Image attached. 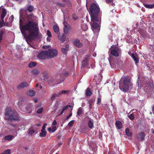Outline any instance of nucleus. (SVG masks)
<instances>
[{"label":"nucleus","mask_w":154,"mask_h":154,"mask_svg":"<svg viewBox=\"0 0 154 154\" xmlns=\"http://www.w3.org/2000/svg\"><path fill=\"white\" fill-rule=\"evenodd\" d=\"M25 14L28 21L20 27V30L22 33L23 31H28L29 34L27 38L29 41H32L38 36L39 29L37 23L33 21L34 19V14L32 13L30 14L25 13Z\"/></svg>","instance_id":"obj_1"},{"label":"nucleus","mask_w":154,"mask_h":154,"mask_svg":"<svg viewBox=\"0 0 154 154\" xmlns=\"http://www.w3.org/2000/svg\"><path fill=\"white\" fill-rule=\"evenodd\" d=\"M5 119L6 120L10 121H19L20 120V116L16 111L12 110L10 107H7L5 109L4 112Z\"/></svg>","instance_id":"obj_2"},{"label":"nucleus","mask_w":154,"mask_h":154,"mask_svg":"<svg viewBox=\"0 0 154 154\" xmlns=\"http://www.w3.org/2000/svg\"><path fill=\"white\" fill-rule=\"evenodd\" d=\"M100 11V8L97 4L95 3H92L90 6V14L93 21H97L98 20V15Z\"/></svg>","instance_id":"obj_3"},{"label":"nucleus","mask_w":154,"mask_h":154,"mask_svg":"<svg viewBox=\"0 0 154 154\" xmlns=\"http://www.w3.org/2000/svg\"><path fill=\"white\" fill-rule=\"evenodd\" d=\"M130 81L126 77H122L119 81V88L124 92H127L130 87Z\"/></svg>","instance_id":"obj_4"},{"label":"nucleus","mask_w":154,"mask_h":154,"mask_svg":"<svg viewBox=\"0 0 154 154\" xmlns=\"http://www.w3.org/2000/svg\"><path fill=\"white\" fill-rule=\"evenodd\" d=\"M119 48L117 47V46H113V45L109 49V50L108 52L109 54V59H111V57L112 56H114L116 57H118L119 55V54L118 52L119 51Z\"/></svg>","instance_id":"obj_5"},{"label":"nucleus","mask_w":154,"mask_h":154,"mask_svg":"<svg viewBox=\"0 0 154 154\" xmlns=\"http://www.w3.org/2000/svg\"><path fill=\"white\" fill-rule=\"evenodd\" d=\"M91 21L92 22V23H91V25L93 31L94 32H99L100 29V26L98 23L96 22H99V18H98L97 21H93L91 20Z\"/></svg>","instance_id":"obj_6"},{"label":"nucleus","mask_w":154,"mask_h":154,"mask_svg":"<svg viewBox=\"0 0 154 154\" xmlns=\"http://www.w3.org/2000/svg\"><path fill=\"white\" fill-rule=\"evenodd\" d=\"M41 60H45L48 58V51L45 50L41 52L37 56Z\"/></svg>","instance_id":"obj_7"},{"label":"nucleus","mask_w":154,"mask_h":154,"mask_svg":"<svg viewBox=\"0 0 154 154\" xmlns=\"http://www.w3.org/2000/svg\"><path fill=\"white\" fill-rule=\"evenodd\" d=\"M47 51L49 58H53L56 56L57 54V52L56 49H50Z\"/></svg>","instance_id":"obj_8"},{"label":"nucleus","mask_w":154,"mask_h":154,"mask_svg":"<svg viewBox=\"0 0 154 154\" xmlns=\"http://www.w3.org/2000/svg\"><path fill=\"white\" fill-rule=\"evenodd\" d=\"M68 73L67 71H63L60 74V81H63L68 76Z\"/></svg>","instance_id":"obj_9"},{"label":"nucleus","mask_w":154,"mask_h":154,"mask_svg":"<svg viewBox=\"0 0 154 154\" xmlns=\"http://www.w3.org/2000/svg\"><path fill=\"white\" fill-rule=\"evenodd\" d=\"M34 9V7L33 6L30 5L25 8L23 10L25 13H27L28 12L29 13H31L33 11Z\"/></svg>","instance_id":"obj_10"},{"label":"nucleus","mask_w":154,"mask_h":154,"mask_svg":"<svg viewBox=\"0 0 154 154\" xmlns=\"http://www.w3.org/2000/svg\"><path fill=\"white\" fill-rule=\"evenodd\" d=\"M64 27L63 28L64 31L65 33L67 34L70 31L71 26L69 25H68L66 23H65L64 22Z\"/></svg>","instance_id":"obj_11"},{"label":"nucleus","mask_w":154,"mask_h":154,"mask_svg":"<svg viewBox=\"0 0 154 154\" xmlns=\"http://www.w3.org/2000/svg\"><path fill=\"white\" fill-rule=\"evenodd\" d=\"M145 134L144 132H141L139 133L137 138L140 141H142L144 140Z\"/></svg>","instance_id":"obj_12"},{"label":"nucleus","mask_w":154,"mask_h":154,"mask_svg":"<svg viewBox=\"0 0 154 154\" xmlns=\"http://www.w3.org/2000/svg\"><path fill=\"white\" fill-rule=\"evenodd\" d=\"M73 43L76 47L78 48L81 47L83 45L82 43L80 42V40L79 39L75 40L73 42Z\"/></svg>","instance_id":"obj_13"},{"label":"nucleus","mask_w":154,"mask_h":154,"mask_svg":"<svg viewBox=\"0 0 154 154\" xmlns=\"http://www.w3.org/2000/svg\"><path fill=\"white\" fill-rule=\"evenodd\" d=\"M28 86V84L26 81H24L20 83L17 88L18 89H20L27 87Z\"/></svg>","instance_id":"obj_14"},{"label":"nucleus","mask_w":154,"mask_h":154,"mask_svg":"<svg viewBox=\"0 0 154 154\" xmlns=\"http://www.w3.org/2000/svg\"><path fill=\"white\" fill-rule=\"evenodd\" d=\"M139 32L140 35L143 38H145L147 37L148 33L145 30L143 29H140L139 30Z\"/></svg>","instance_id":"obj_15"},{"label":"nucleus","mask_w":154,"mask_h":154,"mask_svg":"<svg viewBox=\"0 0 154 154\" xmlns=\"http://www.w3.org/2000/svg\"><path fill=\"white\" fill-rule=\"evenodd\" d=\"M66 38V35L63 34L62 35H59L58 36V39L62 43L64 42L65 41Z\"/></svg>","instance_id":"obj_16"},{"label":"nucleus","mask_w":154,"mask_h":154,"mask_svg":"<svg viewBox=\"0 0 154 154\" xmlns=\"http://www.w3.org/2000/svg\"><path fill=\"white\" fill-rule=\"evenodd\" d=\"M53 29L54 32L57 34L60 33L59 28L57 25H54L53 26Z\"/></svg>","instance_id":"obj_17"},{"label":"nucleus","mask_w":154,"mask_h":154,"mask_svg":"<svg viewBox=\"0 0 154 154\" xmlns=\"http://www.w3.org/2000/svg\"><path fill=\"white\" fill-rule=\"evenodd\" d=\"M131 57L135 61V63H138L139 62V59L138 56H135L134 54H131Z\"/></svg>","instance_id":"obj_18"},{"label":"nucleus","mask_w":154,"mask_h":154,"mask_svg":"<svg viewBox=\"0 0 154 154\" xmlns=\"http://www.w3.org/2000/svg\"><path fill=\"white\" fill-rule=\"evenodd\" d=\"M7 14V11L4 8L2 9V14L1 16V19H3L6 16Z\"/></svg>","instance_id":"obj_19"},{"label":"nucleus","mask_w":154,"mask_h":154,"mask_svg":"<svg viewBox=\"0 0 154 154\" xmlns=\"http://www.w3.org/2000/svg\"><path fill=\"white\" fill-rule=\"evenodd\" d=\"M59 97V96L58 94H57L55 93H53L51 95V100L52 101H54L55 99L56 98Z\"/></svg>","instance_id":"obj_20"},{"label":"nucleus","mask_w":154,"mask_h":154,"mask_svg":"<svg viewBox=\"0 0 154 154\" xmlns=\"http://www.w3.org/2000/svg\"><path fill=\"white\" fill-rule=\"evenodd\" d=\"M92 94V93L91 91V89L89 88H88L86 90L85 94L86 96H90Z\"/></svg>","instance_id":"obj_21"},{"label":"nucleus","mask_w":154,"mask_h":154,"mask_svg":"<svg viewBox=\"0 0 154 154\" xmlns=\"http://www.w3.org/2000/svg\"><path fill=\"white\" fill-rule=\"evenodd\" d=\"M88 59L87 58H85V59L83 60L82 62V66L83 67H85L88 65Z\"/></svg>","instance_id":"obj_22"},{"label":"nucleus","mask_w":154,"mask_h":154,"mask_svg":"<svg viewBox=\"0 0 154 154\" xmlns=\"http://www.w3.org/2000/svg\"><path fill=\"white\" fill-rule=\"evenodd\" d=\"M116 125L119 129H120L122 127V123L120 121H117L116 122Z\"/></svg>","instance_id":"obj_23"},{"label":"nucleus","mask_w":154,"mask_h":154,"mask_svg":"<svg viewBox=\"0 0 154 154\" xmlns=\"http://www.w3.org/2000/svg\"><path fill=\"white\" fill-rule=\"evenodd\" d=\"M144 6L146 8H154V4H144Z\"/></svg>","instance_id":"obj_24"},{"label":"nucleus","mask_w":154,"mask_h":154,"mask_svg":"<svg viewBox=\"0 0 154 154\" xmlns=\"http://www.w3.org/2000/svg\"><path fill=\"white\" fill-rule=\"evenodd\" d=\"M47 134V132L46 131L41 130V132L39 134V136L41 137H45Z\"/></svg>","instance_id":"obj_25"},{"label":"nucleus","mask_w":154,"mask_h":154,"mask_svg":"<svg viewBox=\"0 0 154 154\" xmlns=\"http://www.w3.org/2000/svg\"><path fill=\"white\" fill-rule=\"evenodd\" d=\"M82 108L79 107L78 108L77 112V115L78 116H80L81 115L83 114Z\"/></svg>","instance_id":"obj_26"},{"label":"nucleus","mask_w":154,"mask_h":154,"mask_svg":"<svg viewBox=\"0 0 154 154\" xmlns=\"http://www.w3.org/2000/svg\"><path fill=\"white\" fill-rule=\"evenodd\" d=\"M126 134L128 137L131 136L132 135V133L130 132L129 129L128 128H126L125 130Z\"/></svg>","instance_id":"obj_27"},{"label":"nucleus","mask_w":154,"mask_h":154,"mask_svg":"<svg viewBox=\"0 0 154 154\" xmlns=\"http://www.w3.org/2000/svg\"><path fill=\"white\" fill-rule=\"evenodd\" d=\"M14 136L11 135H8L6 136L5 137V139L8 141L11 140L13 138Z\"/></svg>","instance_id":"obj_28"},{"label":"nucleus","mask_w":154,"mask_h":154,"mask_svg":"<svg viewBox=\"0 0 154 154\" xmlns=\"http://www.w3.org/2000/svg\"><path fill=\"white\" fill-rule=\"evenodd\" d=\"M69 92V91L68 90H63L60 91L58 93V94L60 96L62 94H67Z\"/></svg>","instance_id":"obj_29"},{"label":"nucleus","mask_w":154,"mask_h":154,"mask_svg":"<svg viewBox=\"0 0 154 154\" xmlns=\"http://www.w3.org/2000/svg\"><path fill=\"white\" fill-rule=\"evenodd\" d=\"M35 92L33 90L29 91L28 93V94L31 96H33L35 95Z\"/></svg>","instance_id":"obj_30"},{"label":"nucleus","mask_w":154,"mask_h":154,"mask_svg":"<svg viewBox=\"0 0 154 154\" xmlns=\"http://www.w3.org/2000/svg\"><path fill=\"white\" fill-rule=\"evenodd\" d=\"M94 124L90 120H89L88 122V127L91 129L93 128Z\"/></svg>","instance_id":"obj_31"},{"label":"nucleus","mask_w":154,"mask_h":154,"mask_svg":"<svg viewBox=\"0 0 154 154\" xmlns=\"http://www.w3.org/2000/svg\"><path fill=\"white\" fill-rule=\"evenodd\" d=\"M37 65V63L35 62H32L28 64V66L30 68L35 66Z\"/></svg>","instance_id":"obj_32"},{"label":"nucleus","mask_w":154,"mask_h":154,"mask_svg":"<svg viewBox=\"0 0 154 154\" xmlns=\"http://www.w3.org/2000/svg\"><path fill=\"white\" fill-rule=\"evenodd\" d=\"M26 110L30 113L32 110V107L30 104L28 105L26 107Z\"/></svg>","instance_id":"obj_33"},{"label":"nucleus","mask_w":154,"mask_h":154,"mask_svg":"<svg viewBox=\"0 0 154 154\" xmlns=\"http://www.w3.org/2000/svg\"><path fill=\"white\" fill-rule=\"evenodd\" d=\"M39 73V72L37 69H34L32 71V73L35 75L38 74Z\"/></svg>","instance_id":"obj_34"},{"label":"nucleus","mask_w":154,"mask_h":154,"mask_svg":"<svg viewBox=\"0 0 154 154\" xmlns=\"http://www.w3.org/2000/svg\"><path fill=\"white\" fill-rule=\"evenodd\" d=\"M44 79L45 81L47 80L48 79V74L46 72H44L43 73Z\"/></svg>","instance_id":"obj_35"},{"label":"nucleus","mask_w":154,"mask_h":154,"mask_svg":"<svg viewBox=\"0 0 154 154\" xmlns=\"http://www.w3.org/2000/svg\"><path fill=\"white\" fill-rule=\"evenodd\" d=\"M11 151L10 149H8L4 151V152L1 154H10Z\"/></svg>","instance_id":"obj_36"},{"label":"nucleus","mask_w":154,"mask_h":154,"mask_svg":"<svg viewBox=\"0 0 154 154\" xmlns=\"http://www.w3.org/2000/svg\"><path fill=\"white\" fill-rule=\"evenodd\" d=\"M61 50L63 54L66 55L67 54V52L68 51V50L65 49L64 48H61Z\"/></svg>","instance_id":"obj_37"},{"label":"nucleus","mask_w":154,"mask_h":154,"mask_svg":"<svg viewBox=\"0 0 154 154\" xmlns=\"http://www.w3.org/2000/svg\"><path fill=\"white\" fill-rule=\"evenodd\" d=\"M1 20L2 21L0 22V28H2L4 26V24L7 23H6L4 22V19Z\"/></svg>","instance_id":"obj_38"},{"label":"nucleus","mask_w":154,"mask_h":154,"mask_svg":"<svg viewBox=\"0 0 154 154\" xmlns=\"http://www.w3.org/2000/svg\"><path fill=\"white\" fill-rule=\"evenodd\" d=\"M43 110V109L42 107H40L37 110L36 112L38 113H42Z\"/></svg>","instance_id":"obj_39"},{"label":"nucleus","mask_w":154,"mask_h":154,"mask_svg":"<svg viewBox=\"0 0 154 154\" xmlns=\"http://www.w3.org/2000/svg\"><path fill=\"white\" fill-rule=\"evenodd\" d=\"M128 117L131 120H133L134 119V116L133 114H131L129 115H128Z\"/></svg>","instance_id":"obj_40"},{"label":"nucleus","mask_w":154,"mask_h":154,"mask_svg":"<svg viewBox=\"0 0 154 154\" xmlns=\"http://www.w3.org/2000/svg\"><path fill=\"white\" fill-rule=\"evenodd\" d=\"M101 98L99 96V97L97 98V104L98 105H100L101 103Z\"/></svg>","instance_id":"obj_41"},{"label":"nucleus","mask_w":154,"mask_h":154,"mask_svg":"<svg viewBox=\"0 0 154 154\" xmlns=\"http://www.w3.org/2000/svg\"><path fill=\"white\" fill-rule=\"evenodd\" d=\"M68 109L67 107L66 106H64L63 107V110L62 111L60 112V113L59 115H61L62 114L63 112H64L66 110V109Z\"/></svg>","instance_id":"obj_42"},{"label":"nucleus","mask_w":154,"mask_h":154,"mask_svg":"<svg viewBox=\"0 0 154 154\" xmlns=\"http://www.w3.org/2000/svg\"><path fill=\"white\" fill-rule=\"evenodd\" d=\"M35 132V131L33 129H30L29 131V134L32 135Z\"/></svg>","instance_id":"obj_43"},{"label":"nucleus","mask_w":154,"mask_h":154,"mask_svg":"<svg viewBox=\"0 0 154 154\" xmlns=\"http://www.w3.org/2000/svg\"><path fill=\"white\" fill-rule=\"evenodd\" d=\"M72 18L75 20H76L78 18L76 14L74 13L72 15Z\"/></svg>","instance_id":"obj_44"},{"label":"nucleus","mask_w":154,"mask_h":154,"mask_svg":"<svg viewBox=\"0 0 154 154\" xmlns=\"http://www.w3.org/2000/svg\"><path fill=\"white\" fill-rule=\"evenodd\" d=\"M74 123V121L73 120L70 121L68 124V126L69 127L72 126Z\"/></svg>","instance_id":"obj_45"},{"label":"nucleus","mask_w":154,"mask_h":154,"mask_svg":"<svg viewBox=\"0 0 154 154\" xmlns=\"http://www.w3.org/2000/svg\"><path fill=\"white\" fill-rule=\"evenodd\" d=\"M93 103V100H90L89 101V105L90 108H91V106Z\"/></svg>","instance_id":"obj_46"},{"label":"nucleus","mask_w":154,"mask_h":154,"mask_svg":"<svg viewBox=\"0 0 154 154\" xmlns=\"http://www.w3.org/2000/svg\"><path fill=\"white\" fill-rule=\"evenodd\" d=\"M57 128L56 127L54 126L51 129V132L53 133L54 132L57 130Z\"/></svg>","instance_id":"obj_47"},{"label":"nucleus","mask_w":154,"mask_h":154,"mask_svg":"<svg viewBox=\"0 0 154 154\" xmlns=\"http://www.w3.org/2000/svg\"><path fill=\"white\" fill-rule=\"evenodd\" d=\"M47 34L48 36V37H51V33L49 30H48L47 31Z\"/></svg>","instance_id":"obj_48"},{"label":"nucleus","mask_w":154,"mask_h":154,"mask_svg":"<svg viewBox=\"0 0 154 154\" xmlns=\"http://www.w3.org/2000/svg\"><path fill=\"white\" fill-rule=\"evenodd\" d=\"M46 125H47V124H44L42 128V130H41L46 131L45 129L46 128V127H45Z\"/></svg>","instance_id":"obj_49"},{"label":"nucleus","mask_w":154,"mask_h":154,"mask_svg":"<svg viewBox=\"0 0 154 154\" xmlns=\"http://www.w3.org/2000/svg\"><path fill=\"white\" fill-rule=\"evenodd\" d=\"M57 5L58 6L62 7H64L65 6L64 4L59 2L57 3Z\"/></svg>","instance_id":"obj_50"},{"label":"nucleus","mask_w":154,"mask_h":154,"mask_svg":"<svg viewBox=\"0 0 154 154\" xmlns=\"http://www.w3.org/2000/svg\"><path fill=\"white\" fill-rule=\"evenodd\" d=\"M106 1L109 4L111 3H112L113 0H106Z\"/></svg>","instance_id":"obj_51"},{"label":"nucleus","mask_w":154,"mask_h":154,"mask_svg":"<svg viewBox=\"0 0 154 154\" xmlns=\"http://www.w3.org/2000/svg\"><path fill=\"white\" fill-rule=\"evenodd\" d=\"M72 113L71 112L68 116H67L66 119H69L72 116Z\"/></svg>","instance_id":"obj_52"},{"label":"nucleus","mask_w":154,"mask_h":154,"mask_svg":"<svg viewBox=\"0 0 154 154\" xmlns=\"http://www.w3.org/2000/svg\"><path fill=\"white\" fill-rule=\"evenodd\" d=\"M69 47V45L68 44H67L65 46V48H64L68 50Z\"/></svg>","instance_id":"obj_53"},{"label":"nucleus","mask_w":154,"mask_h":154,"mask_svg":"<svg viewBox=\"0 0 154 154\" xmlns=\"http://www.w3.org/2000/svg\"><path fill=\"white\" fill-rule=\"evenodd\" d=\"M57 124V122L56 120H54L52 123V125H55Z\"/></svg>","instance_id":"obj_54"},{"label":"nucleus","mask_w":154,"mask_h":154,"mask_svg":"<svg viewBox=\"0 0 154 154\" xmlns=\"http://www.w3.org/2000/svg\"><path fill=\"white\" fill-rule=\"evenodd\" d=\"M152 110L153 113L154 114V105H153L152 106Z\"/></svg>","instance_id":"obj_55"},{"label":"nucleus","mask_w":154,"mask_h":154,"mask_svg":"<svg viewBox=\"0 0 154 154\" xmlns=\"http://www.w3.org/2000/svg\"><path fill=\"white\" fill-rule=\"evenodd\" d=\"M85 29H83V30H84V31H86L88 29V27H87V26H86V25H85Z\"/></svg>","instance_id":"obj_56"},{"label":"nucleus","mask_w":154,"mask_h":154,"mask_svg":"<svg viewBox=\"0 0 154 154\" xmlns=\"http://www.w3.org/2000/svg\"><path fill=\"white\" fill-rule=\"evenodd\" d=\"M47 40L48 41H50L51 40V38L50 37H48L47 38Z\"/></svg>","instance_id":"obj_57"},{"label":"nucleus","mask_w":154,"mask_h":154,"mask_svg":"<svg viewBox=\"0 0 154 154\" xmlns=\"http://www.w3.org/2000/svg\"><path fill=\"white\" fill-rule=\"evenodd\" d=\"M48 130L50 132H51V129L50 128H48Z\"/></svg>","instance_id":"obj_58"},{"label":"nucleus","mask_w":154,"mask_h":154,"mask_svg":"<svg viewBox=\"0 0 154 154\" xmlns=\"http://www.w3.org/2000/svg\"><path fill=\"white\" fill-rule=\"evenodd\" d=\"M66 106L67 107V108H68V107L69 108L72 107V106L70 105H67Z\"/></svg>","instance_id":"obj_59"},{"label":"nucleus","mask_w":154,"mask_h":154,"mask_svg":"<svg viewBox=\"0 0 154 154\" xmlns=\"http://www.w3.org/2000/svg\"><path fill=\"white\" fill-rule=\"evenodd\" d=\"M42 48L44 49H47V47L45 46H43Z\"/></svg>","instance_id":"obj_60"},{"label":"nucleus","mask_w":154,"mask_h":154,"mask_svg":"<svg viewBox=\"0 0 154 154\" xmlns=\"http://www.w3.org/2000/svg\"><path fill=\"white\" fill-rule=\"evenodd\" d=\"M38 86H39V84L38 83L36 84L35 85L36 87H37Z\"/></svg>","instance_id":"obj_61"},{"label":"nucleus","mask_w":154,"mask_h":154,"mask_svg":"<svg viewBox=\"0 0 154 154\" xmlns=\"http://www.w3.org/2000/svg\"><path fill=\"white\" fill-rule=\"evenodd\" d=\"M6 23L5 24H4V26H8V23Z\"/></svg>","instance_id":"obj_62"},{"label":"nucleus","mask_w":154,"mask_h":154,"mask_svg":"<svg viewBox=\"0 0 154 154\" xmlns=\"http://www.w3.org/2000/svg\"><path fill=\"white\" fill-rule=\"evenodd\" d=\"M152 133L154 134V130L153 129H152Z\"/></svg>","instance_id":"obj_63"},{"label":"nucleus","mask_w":154,"mask_h":154,"mask_svg":"<svg viewBox=\"0 0 154 154\" xmlns=\"http://www.w3.org/2000/svg\"><path fill=\"white\" fill-rule=\"evenodd\" d=\"M34 101L35 103H36L37 102V99H35L34 100Z\"/></svg>","instance_id":"obj_64"}]
</instances>
